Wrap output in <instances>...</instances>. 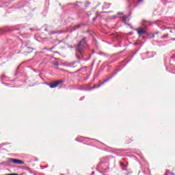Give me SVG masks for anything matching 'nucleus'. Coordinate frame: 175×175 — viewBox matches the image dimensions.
<instances>
[{"label":"nucleus","mask_w":175,"mask_h":175,"mask_svg":"<svg viewBox=\"0 0 175 175\" xmlns=\"http://www.w3.org/2000/svg\"><path fill=\"white\" fill-rule=\"evenodd\" d=\"M88 49V45L87 44V40H85V38H84L79 42L76 47L77 51V57L78 58V61L68 63L67 66L69 68H78V66H80V60L81 58H83V57H84V51H85Z\"/></svg>","instance_id":"obj_1"},{"label":"nucleus","mask_w":175,"mask_h":175,"mask_svg":"<svg viewBox=\"0 0 175 175\" xmlns=\"http://www.w3.org/2000/svg\"><path fill=\"white\" fill-rule=\"evenodd\" d=\"M110 79H111V77H109V79H105L104 80L102 83H100L98 86L94 85L93 88H86L85 89V91H91V90H95V88H99V87H100L101 85H103L104 83H107V81H109V80H110Z\"/></svg>","instance_id":"obj_2"},{"label":"nucleus","mask_w":175,"mask_h":175,"mask_svg":"<svg viewBox=\"0 0 175 175\" xmlns=\"http://www.w3.org/2000/svg\"><path fill=\"white\" fill-rule=\"evenodd\" d=\"M8 161L9 162H12V163H15L16 165H23L24 163V161L16 159L10 158Z\"/></svg>","instance_id":"obj_3"},{"label":"nucleus","mask_w":175,"mask_h":175,"mask_svg":"<svg viewBox=\"0 0 175 175\" xmlns=\"http://www.w3.org/2000/svg\"><path fill=\"white\" fill-rule=\"evenodd\" d=\"M64 83V81L59 80L53 83H51L49 85L50 88H56V87H58L59 84H62Z\"/></svg>","instance_id":"obj_4"},{"label":"nucleus","mask_w":175,"mask_h":175,"mask_svg":"<svg viewBox=\"0 0 175 175\" xmlns=\"http://www.w3.org/2000/svg\"><path fill=\"white\" fill-rule=\"evenodd\" d=\"M118 16H120V18L122 20V21L124 23L126 24V18H128L127 16L124 15V14H122V12H118Z\"/></svg>","instance_id":"obj_5"},{"label":"nucleus","mask_w":175,"mask_h":175,"mask_svg":"<svg viewBox=\"0 0 175 175\" xmlns=\"http://www.w3.org/2000/svg\"><path fill=\"white\" fill-rule=\"evenodd\" d=\"M136 31H137V33L140 36L144 35V33H146V30L142 29V27L137 29Z\"/></svg>","instance_id":"obj_6"},{"label":"nucleus","mask_w":175,"mask_h":175,"mask_svg":"<svg viewBox=\"0 0 175 175\" xmlns=\"http://www.w3.org/2000/svg\"><path fill=\"white\" fill-rule=\"evenodd\" d=\"M81 24L77 25L74 26L72 31H76V29H79V28H81Z\"/></svg>","instance_id":"obj_7"},{"label":"nucleus","mask_w":175,"mask_h":175,"mask_svg":"<svg viewBox=\"0 0 175 175\" xmlns=\"http://www.w3.org/2000/svg\"><path fill=\"white\" fill-rule=\"evenodd\" d=\"M167 174H168V175H175L174 174V173H173V172H171L170 171H167Z\"/></svg>","instance_id":"obj_8"},{"label":"nucleus","mask_w":175,"mask_h":175,"mask_svg":"<svg viewBox=\"0 0 175 175\" xmlns=\"http://www.w3.org/2000/svg\"><path fill=\"white\" fill-rule=\"evenodd\" d=\"M143 25H145V27H147V22L146 21H144V22H143Z\"/></svg>","instance_id":"obj_9"},{"label":"nucleus","mask_w":175,"mask_h":175,"mask_svg":"<svg viewBox=\"0 0 175 175\" xmlns=\"http://www.w3.org/2000/svg\"><path fill=\"white\" fill-rule=\"evenodd\" d=\"M53 49H55V46H53L49 49V51H52Z\"/></svg>","instance_id":"obj_10"},{"label":"nucleus","mask_w":175,"mask_h":175,"mask_svg":"<svg viewBox=\"0 0 175 175\" xmlns=\"http://www.w3.org/2000/svg\"><path fill=\"white\" fill-rule=\"evenodd\" d=\"M55 66H58V65H59V63H58V62H56L55 63Z\"/></svg>","instance_id":"obj_11"},{"label":"nucleus","mask_w":175,"mask_h":175,"mask_svg":"<svg viewBox=\"0 0 175 175\" xmlns=\"http://www.w3.org/2000/svg\"><path fill=\"white\" fill-rule=\"evenodd\" d=\"M147 54H149V52H147L146 53L142 54V56H143V55H146Z\"/></svg>","instance_id":"obj_12"},{"label":"nucleus","mask_w":175,"mask_h":175,"mask_svg":"<svg viewBox=\"0 0 175 175\" xmlns=\"http://www.w3.org/2000/svg\"><path fill=\"white\" fill-rule=\"evenodd\" d=\"M96 18H97V17L96 16V17H94V18H93V21H95L96 20Z\"/></svg>","instance_id":"obj_13"},{"label":"nucleus","mask_w":175,"mask_h":175,"mask_svg":"<svg viewBox=\"0 0 175 175\" xmlns=\"http://www.w3.org/2000/svg\"><path fill=\"white\" fill-rule=\"evenodd\" d=\"M137 2L138 3H140V2H142V0H139Z\"/></svg>","instance_id":"obj_14"},{"label":"nucleus","mask_w":175,"mask_h":175,"mask_svg":"<svg viewBox=\"0 0 175 175\" xmlns=\"http://www.w3.org/2000/svg\"><path fill=\"white\" fill-rule=\"evenodd\" d=\"M112 18H117V16H115L112 17Z\"/></svg>","instance_id":"obj_15"},{"label":"nucleus","mask_w":175,"mask_h":175,"mask_svg":"<svg viewBox=\"0 0 175 175\" xmlns=\"http://www.w3.org/2000/svg\"><path fill=\"white\" fill-rule=\"evenodd\" d=\"M147 58H151V57H147Z\"/></svg>","instance_id":"obj_16"},{"label":"nucleus","mask_w":175,"mask_h":175,"mask_svg":"<svg viewBox=\"0 0 175 175\" xmlns=\"http://www.w3.org/2000/svg\"><path fill=\"white\" fill-rule=\"evenodd\" d=\"M71 49H73V46H70Z\"/></svg>","instance_id":"obj_17"},{"label":"nucleus","mask_w":175,"mask_h":175,"mask_svg":"<svg viewBox=\"0 0 175 175\" xmlns=\"http://www.w3.org/2000/svg\"><path fill=\"white\" fill-rule=\"evenodd\" d=\"M27 49H31V47H27Z\"/></svg>","instance_id":"obj_18"},{"label":"nucleus","mask_w":175,"mask_h":175,"mask_svg":"<svg viewBox=\"0 0 175 175\" xmlns=\"http://www.w3.org/2000/svg\"><path fill=\"white\" fill-rule=\"evenodd\" d=\"M121 165H124V163H121Z\"/></svg>","instance_id":"obj_19"}]
</instances>
